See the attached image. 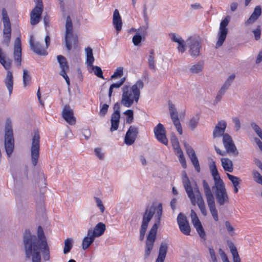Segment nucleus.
<instances>
[{
  "mask_svg": "<svg viewBox=\"0 0 262 262\" xmlns=\"http://www.w3.org/2000/svg\"><path fill=\"white\" fill-rule=\"evenodd\" d=\"M62 116L65 120L70 124L75 123L76 120L73 116V110L69 106H66L62 111Z\"/></svg>",
  "mask_w": 262,
  "mask_h": 262,
  "instance_id": "25",
  "label": "nucleus"
},
{
  "mask_svg": "<svg viewBox=\"0 0 262 262\" xmlns=\"http://www.w3.org/2000/svg\"><path fill=\"white\" fill-rule=\"evenodd\" d=\"M105 229V225L102 222H99L95 226L94 229L90 228L88 231L96 238L103 235Z\"/></svg>",
  "mask_w": 262,
  "mask_h": 262,
  "instance_id": "26",
  "label": "nucleus"
},
{
  "mask_svg": "<svg viewBox=\"0 0 262 262\" xmlns=\"http://www.w3.org/2000/svg\"><path fill=\"white\" fill-rule=\"evenodd\" d=\"M154 52L153 51H151L150 55L148 56V67L150 70L152 71H156V64L155 61V57L153 56Z\"/></svg>",
  "mask_w": 262,
  "mask_h": 262,
  "instance_id": "43",
  "label": "nucleus"
},
{
  "mask_svg": "<svg viewBox=\"0 0 262 262\" xmlns=\"http://www.w3.org/2000/svg\"><path fill=\"white\" fill-rule=\"evenodd\" d=\"M195 228L200 237L205 240L206 239V233L202 225H200V226H196Z\"/></svg>",
  "mask_w": 262,
  "mask_h": 262,
  "instance_id": "50",
  "label": "nucleus"
},
{
  "mask_svg": "<svg viewBox=\"0 0 262 262\" xmlns=\"http://www.w3.org/2000/svg\"><path fill=\"white\" fill-rule=\"evenodd\" d=\"M225 227L229 233V234L231 236L234 235V227L230 224L229 222L226 221L225 223Z\"/></svg>",
  "mask_w": 262,
  "mask_h": 262,
  "instance_id": "54",
  "label": "nucleus"
},
{
  "mask_svg": "<svg viewBox=\"0 0 262 262\" xmlns=\"http://www.w3.org/2000/svg\"><path fill=\"white\" fill-rule=\"evenodd\" d=\"M113 24L115 28L117 34H118L122 30V21L119 11L117 9H115L113 13Z\"/></svg>",
  "mask_w": 262,
  "mask_h": 262,
  "instance_id": "27",
  "label": "nucleus"
},
{
  "mask_svg": "<svg viewBox=\"0 0 262 262\" xmlns=\"http://www.w3.org/2000/svg\"><path fill=\"white\" fill-rule=\"evenodd\" d=\"M228 246L230 248V252L233 256L234 262H241V259L239 256L237 249L232 242L228 243Z\"/></svg>",
  "mask_w": 262,
  "mask_h": 262,
  "instance_id": "35",
  "label": "nucleus"
},
{
  "mask_svg": "<svg viewBox=\"0 0 262 262\" xmlns=\"http://www.w3.org/2000/svg\"><path fill=\"white\" fill-rule=\"evenodd\" d=\"M23 79L24 86L26 88L30 84L31 79L30 73L27 70H23Z\"/></svg>",
  "mask_w": 262,
  "mask_h": 262,
  "instance_id": "41",
  "label": "nucleus"
},
{
  "mask_svg": "<svg viewBox=\"0 0 262 262\" xmlns=\"http://www.w3.org/2000/svg\"><path fill=\"white\" fill-rule=\"evenodd\" d=\"M177 43L178 44V50L179 52L181 53H184L186 50V43L185 41L182 39L181 40V41Z\"/></svg>",
  "mask_w": 262,
  "mask_h": 262,
  "instance_id": "56",
  "label": "nucleus"
},
{
  "mask_svg": "<svg viewBox=\"0 0 262 262\" xmlns=\"http://www.w3.org/2000/svg\"><path fill=\"white\" fill-rule=\"evenodd\" d=\"M154 132L157 140L165 145L168 144V140L166 136V130L163 124L160 123L158 124L155 127Z\"/></svg>",
  "mask_w": 262,
  "mask_h": 262,
  "instance_id": "18",
  "label": "nucleus"
},
{
  "mask_svg": "<svg viewBox=\"0 0 262 262\" xmlns=\"http://www.w3.org/2000/svg\"><path fill=\"white\" fill-rule=\"evenodd\" d=\"M203 69V63L199 62L196 64L193 65L190 69V71L192 73H198L202 71Z\"/></svg>",
  "mask_w": 262,
  "mask_h": 262,
  "instance_id": "44",
  "label": "nucleus"
},
{
  "mask_svg": "<svg viewBox=\"0 0 262 262\" xmlns=\"http://www.w3.org/2000/svg\"><path fill=\"white\" fill-rule=\"evenodd\" d=\"M210 169L214 180H221L214 161L211 163Z\"/></svg>",
  "mask_w": 262,
  "mask_h": 262,
  "instance_id": "39",
  "label": "nucleus"
},
{
  "mask_svg": "<svg viewBox=\"0 0 262 262\" xmlns=\"http://www.w3.org/2000/svg\"><path fill=\"white\" fill-rule=\"evenodd\" d=\"M64 40L66 48L68 51L71 50L72 43L75 45L78 42L77 39L73 36L72 23L69 16H67L66 19Z\"/></svg>",
  "mask_w": 262,
  "mask_h": 262,
  "instance_id": "9",
  "label": "nucleus"
},
{
  "mask_svg": "<svg viewBox=\"0 0 262 262\" xmlns=\"http://www.w3.org/2000/svg\"><path fill=\"white\" fill-rule=\"evenodd\" d=\"M232 121L234 123V128L236 132L241 128V123L238 118L235 117L232 118Z\"/></svg>",
  "mask_w": 262,
  "mask_h": 262,
  "instance_id": "58",
  "label": "nucleus"
},
{
  "mask_svg": "<svg viewBox=\"0 0 262 262\" xmlns=\"http://www.w3.org/2000/svg\"><path fill=\"white\" fill-rule=\"evenodd\" d=\"M167 245L166 243H161L159 251L158 258L156 262H163L167 253Z\"/></svg>",
  "mask_w": 262,
  "mask_h": 262,
  "instance_id": "32",
  "label": "nucleus"
},
{
  "mask_svg": "<svg viewBox=\"0 0 262 262\" xmlns=\"http://www.w3.org/2000/svg\"><path fill=\"white\" fill-rule=\"evenodd\" d=\"M252 174L253 179H254L255 180H262V176L257 170H253Z\"/></svg>",
  "mask_w": 262,
  "mask_h": 262,
  "instance_id": "61",
  "label": "nucleus"
},
{
  "mask_svg": "<svg viewBox=\"0 0 262 262\" xmlns=\"http://www.w3.org/2000/svg\"><path fill=\"white\" fill-rule=\"evenodd\" d=\"M235 78V75L234 74H232L230 75L227 79V80L225 81L223 85H222V87L226 89L227 90L229 89V88L230 86L231 83L233 81L234 79Z\"/></svg>",
  "mask_w": 262,
  "mask_h": 262,
  "instance_id": "48",
  "label": "nucleus"
},
{
  "mask_svg": "<svg viewBox=\"0 0 262 262\" xmlns=\"http://www.w3.org/2000/svg\"><path fill=\"white\" fill-rule=\"evenodd\" d=\"M108 108V105L106 104H103L99 112V115L104 116L107 112Z\"/></svg>",
  "mask_w": 262,
  "mask_h": 262,
  "instance_id": "59",
  "label": "nucleus"
},
{
  "mask_svg": "<svg viewBox=\"0 0 262 262\" xmlns=\"http://www.w3.org/2000/svg\"><path fill=\"white\" fill-rule=\"evenodd\" d=\"M157 207L158 205L156 206L155 204H152L151 206H148L146 208V209L143 214L140 231V239L141 241H142L144 238V235L148 227V223L152 219L154 214L155 213L156 214Z\"/></svg>",
  "mask_w": 262,
  "mask_h": 262,
  "instance_id": "8",
  "label": "nucleus"
},
{
  "mask_svg": "<svg viewBox=\"0 0 262 262\" xmlns=\"http://www.w3.org/2000/svg\"><path fill=\"white\" fill-rule=\"evenodd\" d=\"M170 37L172 41L175 42H178L181 41L182 38L180 37L179 35H177L176 33H171L170 34Z\"/></svg>",
  "mask_w": 262,
  "mask_h": 262,
  "instance_id": "60",
  "label": "nucleus"
},
{
  "mask_svg": "<svg viewBox=\"0 0 262 262\" xmlns=\"http://www.w3.org/2000/svg\"><path fill=\"white\" fill-rule=\"evenodd\" d=\"M251 126L257 135L262 140V130L261 128L254 122L251 123Z\"/></svg>",
  "mask_w": 262,
  "mask_h": 262,
  "instance_id": "52",
  "label": "nucleus"
},
{
  "mask_svg": "<svg viewBox=\"0 0 262 262\" xmlns=\"http://www.w3.org/2000/svg\"><path fill=\"white\" fill-rule=\"evenodd\" d=\"M168 107L170 117L173 124L175 126L178 132L180 135L183 133V130L178 117V113L176 110L174 105L170 101L168 102Z\"/></svg>",
  "mask_w": 262,
  "mask_h": 262,
  "instance_id": "15",
  "label": "nucleus"
},
{
  "mask_svg": "<svg viewBox=\"0 0 262 262\" xmlns=\"http://www.w3.org/2000/svg\"><path fill=\"white\" fill-rule=\"evenodd\" d=\"M123 74V68L122 67H118L114 72V74L111 76V78H114L117 77H120Z\"/></svg>",
  "mask_w": 262,
  "mask_h": 262,
  "instance_id": "55",
  "label": "nucleus"
},
{
  "mask_svg": "<svg viewBox=\"0 0 262 262\" xmlns=\"http://www.w3.org/2000/svg\"><path fill=\"white\" fill-rule=\"evenodd\" d=\"M124 114L126 116V123L130 124L133 122L134 119V112L132 110L126 111Z\"/></svg>",
  "mask_w": 262,
  "mask_h": 262,
  "instance_id": "49",
  "label": "nucleus"
},
{
  "mask_svg": "<svg viewBox=\"0 0 262 262\" xmlns=\"http://www.w3.org/2000/svg\"><path fill=\"white\" fill-rule=\"evenodd\" d=\"M186 45L189 47V52L191 56H197L199 55L201 44L199 39L190 37L186 40Z\"/></svg>",
  "mask_w": 262,
  "mask_h": 262,
  "instance_id": "16",
  "label": "nucleus"
},
{
  "mask_svg": "<svg viewBox=\"0 0 262 262\" xmlns=\"http://www.w3.org/2000/svg\"><path fill=\"white\" fill-rule=\"evenodd\" d=\"M96 156L100 159L104 158V154L102 152L101 148H96L94 150Z\"/></svg>",
  "mask_w": 262,
  "mask_h": 262,
  "instance_id": "62",
  "label": "nucleus"
},
{
  "mask_svg": "<svg viewBox=\"0 0 262 262\" xmlns=\"http://www.w3.org/2000/svg\"><path fill=\"white\" fill-rule=\"evenodd\" d=\"M138 134V128L135 126H130L124 138L125 144L127 145H132L135 142Z\"/></svg>",
  "mask_w": 262,
  "mask_h": 262,
  "instance_id": "19",
  "label": "nucleus"
},
{
  "mask_svg": "<svg viewBox=\"0 0 262 262\" xmlns=\"http://www.w3.org/2000/svg\"><path fill=\"white\" fill-rule=\"evenodd\" d=\"M227 127L226 122L224 120L219 121L215 125L213 132V138H219L221 136L223 137L225 134V131Z\"/></svg>",
  "mask_w": 262,
  "mask_h": 262,
  "instance_id": "24",
  "label": "nucleus"
},
{
  "mask_svg": "<svg viewBox=\"0 0 262 262\" xmlns=\"http://www.w3.org/2000/svg\"><path fill=\"white\" fill-rule=\"evenodd\" d=\"M220 252L223 262H229L226 253L222 249L220 250Z\"/></svg>",
  "mask_w": 262,
  "mask_h": 262,
  "instance_id": "63",
  "label": "nucleus"
},
{
  "mask_svg": "<svg viewBox=\"0 0 262 262\" xmlns=\"http://www.w3.org/2000/svg\"><path fill=\"white\" fill-rule=\"evenodd\" d=\"M261 8L260 6H257L255 7L253 12L250 17L245 22L246 25H248L254 23L261 15Z\"/></svg>",
  "mask_w": 262,
  "mask_h": 262,
  "instance_id": "28",
  "label": "nucleus"
},
{
  "mask_svg": "<svg viewBox=\"0 0 262 262\" xmlns=\"http://www.w3.org/2000/svg\"><path fill=\"white\" fill-rule=\"evenodd\" d=\"M42 11L43 6H35L30 13V23L32 25H35L39 22Z\"/></svg>",
  "mask_w": 262,
  "mask_h": 262,
  "instance_id": "22",
  "label": "nucleus"
},
{
  "mask_svg": "<svg viewBox=\"0 0 262 262\" xmlns=\"http://www.w3.org/2000/svg\"><path fill=\"white\" fill-rule=\"evenodd\" d=\"M40 150V136L38 131L34 133L31 146V163L35 166L38 162L39 157Z\"/></svg>",
  "mask_w": 262,
  "mask_h": 262,
  "instance_id": "10",
  "label": "nucleus"
},
{
  "mask_svg": "<svg viewBox=\"0 0 262 262\" xmlns=\"http://www.w3.org/2000/svg\"><path fill=\"white\" fill-rule=\"evenodd\" d=\"M177 222L179 225V227L182 226L188 223L186 217L181 213H180L178 216Z\"/></svg>",
  "mask_w": 262,
  "mask_h": 262,
  "instance_id": "47",
  "label": "nucleus"
},
{
  "mask_svg": "<svg viewBox=\"0 0 262 262\" xmlns=\"http://www.w3.org/2000/svg\"><path fill=\"white\" fill-rule=\"evenodd\" d=\"M203 186L209 211L214 220L217 222L219 221L218 213L211 189L207 181H203Z\"/></svg>",
  "mask_w": 262,
  "mask_h": 262,
  "instance_id": "5",
  "label": "nucleus"
},
{
  "mask_svg": "<svg viewBox=\"0 0 262 262\" xmlns=\"http://www.w3.org/2000/svg\"><path fill=\"white\" fill-rule=\"evenodd\" d=\"M253 32L254 35L255 39L256 40H258L260 37V34H261V32H260V29L257 28L256 29L254 30Z\"/></svg>",
  "mask_w": 262,
  "mask_h": 262,
  "instance_id": "64",
  "label": "nucleus"
},
{
  "mask_svg": "<svg viewBox=\"0 0 262 262\" xmlns=\"http://www.w3.org/2000/svg\"><path fill=\"white\" fill-rule=\"evenodd\" d=\"M125 80V78L123 77L121 79V80L119 82H118L117 83H113L111 85L109 91H108V97L110 98L111 97L113 92V89H118L119 88L124 82Z\"/></svg>",
  "mask_w": 262,
  "mask_h": 262,
  "instance_id": "40",
  "label": "nucleus"
},
{
  "mask_svg": "<svg viewBox=\"0 0 262 262\" xmlns=\"http://www.w3.org/2000/svg\"><path fill=\"white\" fill-rule=\"evenodd\" d=\"M91 68V70H90V72H94V74L97 77L104 79L103 76V72L100 67L96 66H90Z\"/></svg>",
  "mask_w": 262,
  "mask_h": 262,
  "instance_id": "42",
  "label": "nucleus"
},
{
  "mask_svg": "<svg viewBox=\"0 0 262 262\" xmlns=\"http://www.w3.org/2000/svg\"><path fill=\"white\" fill-rule=\"evenodd\" d=\"M190 217L193 225L194 227L202 225L200 222L196 213L193 210H191Z\"/></svg>",
  "mask_w": 262,
  "mask_h": 262,
  "instance_id": "45",
  "label": "nucleus"
},
{
  "mask_svg": "<svg viewBox=\"0 0 262 262\" xmlns=\"http://www.w3.org/2000/svg\"><path fill=\"white\" fill-rule=\"evenodd\" d=\"M229 21L230 17L227 16L220 24L219 31L217 33V40L215 45L216 48L221 47L226 39L228 31L227 26Z\"/></svg>",
  "mask_w": 262,
  "mask_h": 262,
  "instance_id": "13",
  "label": "nucleus"
},
{
  "mask_svg": "<svg viewBox=\"0 0 262 262\" xmlns=\"http://www.w3.org/2000/svg\"><path fill=\"white\" fill-rule=\"evenodd\" d=\"M192 204L193 205L197 204L202 214L205 216L207 215V211L202 195H197L195 203Z\"/></svg>",
  "mask_w": 262,
  "mask_h": 262,
  "instance_id": "31",
  "label": "nucleus"
},
{
  "mask_svg": "<svg viewBox=\"0 0 262 262\" xmlns=\"http://www.w3.org/2000/svg\"><path fill=\"white\" fill-rule=\"evenodd\" d=\"M199 121V117L198 116H195L191 118L190 120L188 125L189 127L193 130L197 126Z\"/></svg>",
  "mask_w": 262,
  "mask_h": 262,
  "instance_id": "46",
  "label": "nucleus"
},
{
  "mask_svg": "<svg viewBox=\"0 0 262 262\" xmlns=\"http://www.w3.org/2000/svg\"><path fill=\"white\" fill-rule=\"evenodd\" d=\"M13 56L17 64L20 66L21 61V47L19 37H17L15 40Z\"/></svg>",
  "mask_w": 262,
  "mask_h": 262,
  "instance_id": "23",
  "label": "nucleus"
},
{
  "mask_svg": "<svg viewBox=\"0 0 262 262\" xmlns=\"http://www.w3.org/2000/svg\"><path fill=\"white\" fill-rule=\"evenodd\" d=\"M5 84L9 91V95H11L13 90V80L11 72L8 71L6 77L5 79Z\"/></svg>",
  "mask_w": 262,
  "mask_h": 262,
  "instance_id": "33",
  "label": "nucleus"
},
{
  "mask_svg": "<svg viewBox=\"0 0 262 262\" xmlns=\"http://www.w3.org/2000/svg\"><path fill=\"white\" fill-rule=\"evenodd\" d=\"M222 165L225 170L231 172L233 170V164L231 160L228 158L221 159Z\"/></svg>",
  "mask_w": 262,
  "mask_h": 262,
  "instance_id": "36",
  "label": "nucleus"
},
{
  "mask_svg": "<svg viewBox=\"0 0 262 262\" xmlns=\"http://www.w3.org/2000/svg\"><path fill=\"white\" fill-rule=\"evenodd\" d=\"M114 108L115 110L114 112L112 114L111 117V127L110 130L111 132L116 130L118 127V124L120 118L119 109V104L117 103L115 104Z\"/></svg>",
  "mask_w": 262,
  "mask_h": 262,
  "instance_id": "21",
  "label": "nucleus"
},
{
  "mask_svg": "<svg viewBox=\"0 0 262 262\" xmlns=\"http://www.w3.org/2000/svg\"><path fill=\"white\" fill-rule=\"evenodd\" d=\"M0 63L6 70L10 69L12 63L11 60L6 58L2 48H0Z\"/></svg>",
  "mask_w": 262,
  "mask_h": 262,
  "instance_id": "34",
  "label": "nucleus"
},
{
  "mask_svg": "<svg viewBox=\"0 0 262 262\" xmlns=\"http://www.w3.org/2000/svg\"><path fill=\"white\" fill-rule=\"evenodd\" d=\"M73 239L71 238H68L64 241L63 253H68L73 247Z\"/></svg>",
  "mask_w": 262,
  "mask_h": 262,
  "instance_id": "38",
  "label": "nucleus"
},
{
  "mask_svg": "<svg viewBox=\"0 0 262 262\" xmlns=\"http://www.w3.org/2000/svg\"><path fill=\"white\" fill-rule=\"evenodd\" d=\"M162 214V204H158L156 215H155L156 221L150 230L147 237L145 249V258L148 257L152 249L154 244L155 242L158 228L160 225V220Z\"/></svg>",
  "mask_w": 262,
  "mask_h": 262,
  "instance_id": "3",
  "label": "nucleus"
},
{
  "mask_svg": "<svg viewBox=\"0 0 262 262\" xmlns=\"http://www.w3.org/2000/svg\"><path fill=\"white\" fill-rule=\"evenodd\" d=\"M5 147L8 157H10L14 150V138L11 122L7 120L5 124Z\"/></svg>",
  "mask_w": 262,
  "mask_h": 262,
  "instance_id": "7",
  "label": "nucleus"
},
{
  "mask_svg": "<svg viewBox=\"0 0 262 262\" xmlns=\"http://www.w3.org/2000/svg\"><path fill=\"white\" fill-rule=\"evenodd\" d=\"M95 200L97 207L100 209L101 212L103 213L105 210V207L102 203V201L98 198L95 197Z\"/></svg>",
  "mask_w": 262,
  "mask_h": 262,
  "instance_id": "57",
  "label": "nucleus"
},
{
  "mask_svg": "<svg viewBox=\"0 0 262 262\" xmlns=\"http://www.w3.org/2000/svg\"><path fill=\"white\" fill-rule=\"evenodd\" d=\"M184 147L188 157L194 166L195 169L199 172L200 171V167L199 160L195 155V151L188 143H184Z\"/></svg>",
  "mask_w": 262,
  "mask_h": 262,
  "instance_id": "20",
  "label": "nucleus"
},
{
  "mask_svg": "<svg viewBox=\"0 0 262 262\" xmlns=\"http://www.w3.org/2000/svg\"><path fill=\"white\" fill-rule=\"evenodd\" d=\"M2 20L4 24L3 41V43L7 47L9 46L11 39V27L7 11L3 9L2 10Z\"/></svg>",
  "mask_w": 262,
  "mask_h": 262,
  "instance_id": "12",
  "label": "nucleus"
},
{
  "mask_svg": "<svg viewBox=\"0 0 262 262\" xmlns=\"http://www.w3.org/2000/svg\"><path fill=\"white\" fill-rule=\"evenodd\" d=\"M146 34V29L145 28H140L138 29V32L133 37L132 41L135 46H138L142 40L141 35H144Z\"/></svg>",
  "mask_w": 262,
  "mask_h": 262,
  "instance_id": "30",
  "label": "nucleus"
},
{
  "mask_svg": "<svg viewBox=\"0 0 262 262\" xmlns=\"http://www.w3.org/2000/svg\"><path fill=\"white\" fill-rule=\"evenodd\" d=\"M57 58L58 62L59 64L60 68L61 69L59 74L64 78L67 84L70 85V79L67 74V72L69 71V69L67 59L64 56L62 55H58Z\"/></svg>",
  "mask_w": 262,
  "mask_h": 262,
  "instance_id": "17",
  "label": "nucleus"
},
{
  "mask_svg": "<svg viewBox=\"0 0 262 262\" xmlns=\"http://www.w3.org/2000/svg\"><path fill=\"white\" fill-rule=\"evenodd\" d=\"M85 52L86 56V63L88 67L92 66L94 61L92 49L90 47H88L85 48Z\"/></svg>",
  "mask_w": 262,
  "mask_h": 262,
  "instance_id": "37",
  "label": "nucleus"
},
{
  "mask_svg": "<svg viewBox=\"0 0 262 262\" xmlns=\"http://www.w3.org/2000/svg\"><path fill=\"white\" fill-rule=\"evenodd\" d=\"M171 142L172 146L173 147L174 151L180 148L178 139L175 135L171 136Z\"/></svg>",
  "mask_w": 262,
  "mask_h": 262,
  "instance_id": "51",
  "label": "nucleus"
},
{
  "mask_svg": "<svg viewBox=\"0 0 262 262\" xmlns=\"http://www.w3.org/2000/svg\"><path fill=\"white\" fill-rule=\"evenodd\" d=\"M217 203L221 206L226 203H228L229 198L223 181H215V184L212 186Z\"/></svg>",
  "mask_w": 262,
  "mask_h": 262,
  "instance_id": "6",
  "label": "nucleus"
},
{
  "mask_svg": "<svg viewBox=\"0 0 262 262\" xmlns=\"http://www.w3.org/2000/svg\"><path fill=\"white\" fill-rule=\"evenodd\" d=\"M45 46L41 45L38 41H34L33 36H30L29 44L31 49L36 54L40 55H46L47 54L46 52L50 43V38L49 35H47L45 38Z\"/></svg>",
  "mask_w": 262,
  "mask_h": 262,
  "instance_id": "11",
  "label": "nucleus"
},
{
  "mask_svg": "<svg viewBox=\"0 0 262 262\" xmlns=\"http://www.w3.org/2000/svg\"><path fill=\"white\" fill-rule=\"evenodd\" d=\"M143 86L142 80H138L132 86L124 85L122 88L121 103L126 107H130L134 103H138L140 97V90Z\"/></svg>",
  "mask_w": 262,
  "mask_h": 262,
  "instance_id": "2",
  "label": "nucleus"
},
{
  "mask_svg": "<svg viewBox=\"0 0 262 262\" xmlns=\"http://www.w3.org/2000/svg\"><path fill=\"white\" fill-rule=\"evenodd\" d=\"M23 243L26 257L31 259L32 262H41L40 253L45 261L50 260L49 246L41 226H38L37 228V237L32 235L29 231H26Z\"/></svg>",
  "mask_w": 262,
  "mask_h": 262,
  "instance_id": "1",
  "label": "nucleus"
},
{
  "mask_svg": "<svg viewBox=\"0 0 262 262\" xmlns=\"http://www.w3.org/2000/svg\"><path fill=\"white\" fill-rule=\"evenodd\" d=\"M184 186L192 204H194L197 195H201L199 191L195 181H185Z\"/></svg>",
  "mask_w": 262,
  "mask_h": 262,
  "instance_id": "14",
  "label": "nucleus"
},
{
  "mask_svg": "<svg viewBox=\"0 0 262 262\" xmlns=\"http://www.w3.org/2000/svg\"><path fill=\"white\" fill-rule=\"evenodd\" d=\"M223 143L226 151H222L219 148L214 146L216 152L220 155L225 156L227 154L233 157H236L238 155V151L232 140V137L226 133L223 136Z\"/></svg>",
  "mask_w": 262,
  "mask_h": 262,
  "instance_id": "4",
  "label": "nucleus"
},
{
  "mask_svg": "<svg viewBox=\"0 0 262 262\" xmlns=\"http://www.w3.org/2000/svg\"><path fill=\"white\" fill-rule=\"evenodd\" d=\"M95 237L88 231L86 235L83 237L82 241L81 246L83 250L88 249L94 243Z\"/></svg>",
  "mask_w": 262,
  "mask_h": 262,
  "instance_id": "29",
  "label": "nucleus"
},
{
  "mask_svg": "<svg viewBox=\"0 0 262 262\" xmlns=\"http://www.w3.org/2000/svg\"><path fill=\"white\" fill-rule=\"evenodd\" d=\"M180 231L185 235H188L190 234V227L189 225V223L183 225L182 226L179 227Z\"/></svg>",
  "mask_w": 262,
  "mask_h": 262,
  "instance_id": "53",
  "label": "nucleus"
}]
</instances>
